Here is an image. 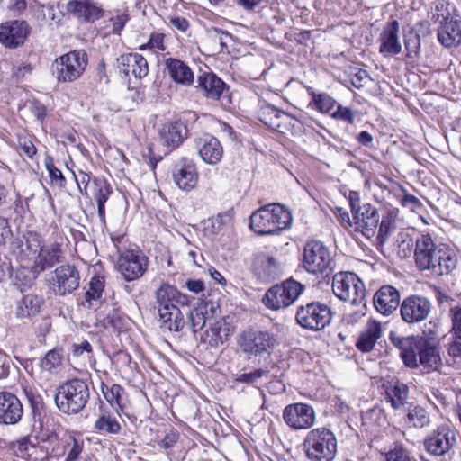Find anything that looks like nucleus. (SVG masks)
I'll return each instance as SVG.
<instances>
[{
    "mask_svg": "<svg viewBox=\"0 0 461 461\" xmlns=\"http://www.w3.org/2000/svg\"><path fill=\"white\" fill-rule=\"evenodd\" d=\"M119 66L125 76H133L135 78H143L149 73L147 59L140 54L127 53L118 59Z\"/></svg>",
    "mask_w": 461,
    "mask_h": 461,
    "instance_id": "nucleus-27",
    "label": "nucleus"
},
{
    "mask_svg": "<svg viewBox=\"0 0 461 461\" xmlns=\"http://www.w3.org/2000/svg\"><path fill=\"white\" fill-rule=\"evenodd\" d=\"M149 258L140 250H126L122 253L116 263L118 272L127 282L140 278L147 271Z\"/></svg>",
    "mask_w": 461,
    "mask_h": 461,
    "instance_id": "nucleus-11",
    "label": "nucleus"
},
{
    "mask_svg": "<svg viewBox=\"0 0 461 461\" xmlns=\"http://www.w3.org/2000/svg\"><path fill=\"white\" fill-rule=\"evenodd\" d=\"M452 327L451 333L456 339H461V306H454L449 310Z\"/></svg>",
    "mask_w": 461,
    "mask_h": 461,
    "instance_id": "nucleus-53",
    "label": "nucleus"
},
{
    "mask_svg": "<svg viewBox=\"0 0 461 461\" xmlns=\"http://www.w3.org/2000/svg\"><path fill=\"white\" fill-rule=\"evenodd\" d=\"M292 221L289 210L280 203H269L251 214L250 228L259 235H271L290 228Z\"/></svg>",
    "mask_w": 461,
    "mask_h": 461,
    "instance_id": "nucleus-2",
    "label": "nucleus"
},
{
    "mask_svg": "<svg viewBox=\"0 0 461 461\" xmlns=\"http://www.w3.org/2000/svg\"><path fill=\"white\" fill-rule=\"evenodd\" d=\"M29 34V26L24 21H14L0 25V42L5 47L23 44Z\"/></svg>",
    "mask_w": 461,
    "mask_h": 461,
    "instance_id": "nucleus-24",
    "label": "nucleus"
},
{
    "mask_svg": "<svg viewBox=\"0 0 461 461\" xmlns=\"http://www.w3.org/2000/svg\"><path fill=\"white\" fill-rule=\"evenodd\" d=\"M405 422L410 428L424 429L431 424L429 411L421 405H411L408 409Z\"/></svg>",
    "mask_w": 461,
    "mask_h": 461,
    "instance_id": "nucleus-40",
    "label": "nucleus"
},
{
    "mask_svg": "<svg viewBox=\"0 0 461 461\" xmlns=\"http://www.w3.org/2000/svg\"><path fill=\"white\" fill-rule=\"evenodd\" d=\"M206 311L205 308L203 310V307H194V309L191 311L189 319L193 332L196 333L205 327L206 323L203 314L206 313Z\"/></svg>",
    "mask_w": 461,
    "mask_h": 461,
    "instance_id": "nucleus-51",
    "label": "nucleus"
},
{
    "mask_svg": "<svg viewBox=\"0 0 461 461\" xmlns=\"http://www.w3.org/2000/svg\"><path fill=\"white\" fill-rule=\"evenodd\" d=\"M188 130L182 120L163 124L159 131L160 141L169 150L176 149L187 138Z\"/></svg>",
    "mask_w": 461,
    "mask_h": 461,
    "instance_id": "nucleus-23",
    "label": "nucleus"
},
{
    "mask_svg": "<svg viewBox=\"0 0 461 461\" xmlns=\"http://www.w3.org/2000/svg\"><path fill=\"white\" fill-rule=\"evenodd\" d=\"M45 167L49 173L51 185L63 188L66 185V178L61 171L55 167L51 158H47L45 160Z\"/></svg>",
    "mask_w": 461,
    "mask_h": 461,
    "instance_id": "nucleus-49",
    "label": "nucleus"
},
{
    "mask_svg": "<svg viewBox=\"0 0 461 461\" xmlns=\"http://www.w3.org/2000/svg\"><path fill=\"white\" fill-rule=\"evenodd\" d=\"M408 392L409 389L405 384L396 381L386 388V398L393 409H400L407 402Z\"/></svg>",
    "mask_w": 461,
    "mask_h": 461,
    "instance_id": "nucleus-41",
    "label": "nucleus"
},
{
    "mask_svg": "<svg viewBox=\"0 0 461 461\" xmlns=\"http://www.w3.org/2000/svg\"><path fill=\"white\" fill-rule=\"evenodd\" d=\"M165 67L170 78L176 84L190 86L194 82V75L190 67L183 60L168 58L165 60Z\"/></svg>",
    "mask_w": 461,
    "mask_h": 461,
    "instance_id": "nucleus-29",
    "label": "nucleus"
},
{
    "mask_svg": "<svg viewBox=\"0 0 461 461\" xmlns=\"http://www.w3.org/2000/svg\"><path fill=\"white\" fill-rule=\"evenodd\" d=\"M311 95L312 101L310 104H312L317 111L322 113H330L336 104L335 99L326 93L317 94L315 92H311Z\"/></svg>",
    "mask_w": 461,
    "mask_h": 461,
    "instance_id": "nucleus-46",
    "label": "nucleus"
},
{
    "mask_svg": "<svg viewBox=\"0 0 461 461\" xmlns=\"http://www.w3.org/2000/svg\"><path fill=\"white\" fill-rule=\"evenodd\" d=\"M417 42H420L417 34H410L405 38L404 43L408 58H414L417 56Z\"/></svg>",
    "mask_w": 461,
    "mask_h": 461,
    "instance_id": "nucleus-61",
    "label": "nucleus"
},
{
    "mask_svg": "<svg viewBox=\"0 0 461 461\" xmlns=\"http://www.w3.org/2000/svg\"><path fill=\"white\" fill-rule=\"evenodd\" d=\"M431 312L430 301L421 295L406 297L400 305L402 321L408 324L420 323L425 321Z\"/></svg>",
    "mask_w": 461,
    "mask_h": 461,
    "instance_id": "nucleus-14",
    "label": "nucleus"
},
{
    "mask_svg": "<svg viewBox=\"0 0 461 461\" xmlns=\"http://www.w3.org/2000/svg\"><path fill=\"white\" fill-rule=\"evenodd\" d=\"M89 396L87 384L81 379L74 378L59 387L55 402L64 413H77L86 406Z\"/></svg>",
    "mask_w": 461,
    "mask_h": 461,
    "instance_id": "nucleus-4",
    "label": "nucleus"
},
{
    "mask_svg": "<svg viewBox=\"0 0 461 461\" xmlns=\"http://www.w3.org/2000/svg\"><path fill=\"white\" fill-rule=\"evenodd\" d=\"M93 351L92 346L86 340L81 342L80 344L73 345V355L76 357H81L84 353L90 355Z\"/></svg>",
    "mask_w": 461,
    "mask_h": 461,
    "instance_id": "nucleus-64",
    "label": "nucleus"
},
{
    "mask_svg": "<svg viewBox=\"0 0 461 461\" xmlns=\"http://www.w3.org/2000/svg\"><path fill=\"white\" fill-rule=\"evenodd\" d=\"M456 252L451 248L440 245L436 262L432 264L429 270L437 275H448L456 268Z\"/></svg>",
    "mask_w": 461,
    "mask_h": 461,
    "instance_id": "nucleus-33",
    "label": "nucleus"
},
{
    "mask_svg": "<svg viewBox=\"0 0 461 461\" xmlns=\"http://www.w3.org/2000/svg\"><path fill=\"white\" fill-rule=\"evenodd\" d=\"M352 215L353 221L350 222V226H353L356 231L362 233L367 239L375 236L380 217L377 209L374 205L364 203Z\"/></svg>",
    "mask_w": 461,
    "mask_h": 461,
    "instance_id": "nucleus-15",
    "label": "nucleus"
},
{
    "mask_svg": "<svg viewBox=\"0 0 461 461\" xmlns=\"http://www.w3.org/2000/svg\"><path fill=\"white\" fill-rule=\"evenodd\" d=\"M378 226L379 230L377 237L378 239L383 240H385L391 233L392 230L393 229V222L391 217L386 216L382 218L381 222L378 224Z\"/></svg>",
    "mask_w": 461,
    "mask_h": 461,
    "instance_id": "nucleus-59",
    "label": "nucleus"
},
{
    "mask_svg": "<svg viewBox=\"0 0 461 461\" xmlns=\"http://www.w3.org/2000/svg\"><path fill=\"white\" fill-rule=\"evenodd\" d=\"M295 319L303 329L321 330L330 323L331 311L325 303L312 302L297 309Z\"/></svg>",
    "mask_w": 461,
    "mask_h": 461,
    "instance_id": "nucleus-9",
    "label": "nucleus"
},
{
    "mask_svg": "<svg viewBox=\"0 0 461 461\" xmlns=\"http://www.w3.org/2000/svg\"><path fill=\"white\" fill-rule=\"evenodd\" d=\"M23 414V404L16 395L0 392V424L14 425Z\"/></svg>",
    "mask_w": 461,
    "mask_h": 461,
    "instance_id": "nucleus-21",
    "label": "nucleus"
},
{
    "mask_svg": "<svg viewBox=\"0 0 461 461\" xmlns=\"http://www.w3.org/2000/svg\"><path fill=\"white\" fill-rule=\"evenodd\" d=\"M95 429L104 434H117L121 430V425L114 417L103 413L95 420Z\"/></svg>",
    "mask_w": 461,
    "mask_h": 461,
    "instance_id": "nucleus-44",
    "label": "nucleus"
},
{
    "mask_svg": "<svg viewBox=\"0 0 461 461\" xmlns=\"http://www.w3.org/2000/svg\"><path fill=\"white\" fill-rule=\"evenodd\" d=\"M448 354L454 359V364L461 367V339H456L448 347Z\"/></svg>",
    "mask_w": 461,
    "mask_h": 461,
    "instance_id": "nucleus-62",
    "label": "nucleus"
},
{
    "mask_svg": "<svg viewBox=\"0 0 461 461\" xmlns=\"http://www.w3.org/2000/svg\"><path fill=\"white\" fill-rule=\"evenodd\" d=\"M72 173L78 186L79 192L84 195H87V186L91 180L90 175L82 169H78L77 172L72 171Z\"/></svg>",
    "mask_w": 461,
    "mask_h": 461,
    "instance_id": "nucleus-55",
    "label": "nucleus"
},
{
    "mask_svg": "<svg viewBox=\"0 0 461 461\" xmlns=\"http://www.w3.org/2000/svg\"><path fill=\"white\" fill-rule=\"evenodd\" d=\"M304 290L300 282L289 278L270 287L263 297V303L270 310H280L292 305Z\"/></svg>",
    "mask_w": 461,
    "mask_h": 461,
    "instance_id": "nucleus-7",
    "label": "nucleus"
},
{
    "mask_svg": "<svg viewBox=\"0 0 461 461\" xmlns=\"http://www.w3.org/2000/svg\"><path fill=\"white\" fill-rule=\"evenodd\" d=\"M254 272L262 282H269L280 276L282 267L274 257L261 255L254 262Z\"/></svg>",
    "mask_w": 461,
    "mask_h": 461,
    "instance_id": "nucleus-30",
    "label": "nucleus"
},
{
    "mask_svg": "<svg viewBox=\"0 0 461 461\" xmlns=\"http://www.w3.org/2000/svg\"><path fill=\"white\" fill-rule=\"evenodd\" d=\"M438 38L446 48L457 47L461 44V23L454 20L447 21L438 29Z\"/></svg>",
    "mask_w": 461,
    "mask_h": 461,
    "instance_id": "nucleus-36",
    "label": "nucleus"
},
{
    "mask_svg": "<svg viewBox=\"0 0 461 461\" xmlns=\"http://www.w3.org/2000/svg\"><path fill=\"white\" fill-rule=\"evenodd\" d=\"M53 274L52 286L58 295L71 294L79 286L80 275L74 265H61L54 270Z\"/></svg>",
    "mask_w": 461,
    "mask_h": 461,
    "instance_id": "nucleus-17",
    "label": "nucleus"
},
{
    "mask_svg": "<svg viewBox=\"0 0 461 461\" xmlns=\"http://www.w3.org/2000/svg\"><path fill=\"white\" fill-rule=\"evenodd\" d=\"M439 250L429 234H421L416 240L414 258L417 267L421 270H429Z\"/></svg>",
    "mask_w": 461,
    "mask_h": 461,
    "instance_id": "nucleus-19",
    "label": "nucleus"
},
{
    "mask_svg": "<svg viewBox=\"0 0 461 461\" xmlns=\"http://www.w3.org/2000/svg\"><path fill=\"white\" fill-rule=\"evenodd\" d=\"M195 148L202 160L208 165L218 164L223 155V149L219 140L210 134L197 138Z\"/></svg>",
    "mask_w": 461,
    "mask_h": 461,
    "instance_id": "nucleus-22",
    "label": "nucleus"
},
{
    "mask_svg": "<svg viewBox=\"0 0 461 461\" xmlns=\"http://www.w3.org/2000/svg\"><path fill=\"white\" fill-rule=\"evenodd\" d=\"M19 242L21 260H32L34 262L44 246L41 235L33 231L25 233Z\"/></svg>",
    "mask_w": 461,
    "mask_h": 461,
    "instance_id": "nucleus-34",
    "label": "nucleus"
},
{
    "mask_svg": "<svg viewBox=\"0 0 461 461\" xmlns=\"http://www.w3.org/2000/svg\"><path fill=\"white\" fill-rule=\"evenodd\" d=\"M156 303L158 309L170 307V305H186L189 303L188 297L180 293L175 286L163 283L156 291Z\"/></svg>",
    "mask_w": 461,
    "mask_h": 461,
    "instance_id": "nucleus-32",
    "label": "nucleus"
},
{
    "mask_svg": "<svg viewBox=\"0 0 461 461\" xmlns=\"http://www.w3.org/2000/svg\"><path fill=\"white\" fill-rule=\"evenodd\" d=\"M195 307H203V310H204V308L207 310L206 313L203 314L206 324H210L213 321L220 313L219 304L212 301L201 302Z\"/></svg>",
    "mask_w": 461,
    "mask_h": 461,
    "instance_id": "nucleus-52",
    "label": "nucleus"
},
{
    "mask_svg": "<svg viewBox=\"0 0 461 461\" xmlns=\"http://www.w3.org/2000/svg\"><path fill=\"white\" fill-rule=\"evenodd\" d=\"M238 344L243 353L258 357L272 350L276 345V338L265 328L251 327L240 333Z\"/></svg>",
    "mask_w": 461,
    "mask_h": 461,
    "instance_id": "nucleus-6",
    "label": "nucleus"
},
{
    "mask_svg": "<svg viewBox=\"0 0 461 461\" xmlns=\"http://www.w3.org/2000/svg\"><path fill=\"white\" fill-rule=\"evenodd\" d=\"M87 63L88 57L85 50H71L54 60L53 74L59 83H71L83 75Z\"/></svg>",
    "mask_w": 461,
    "mask_h": 461,
    "instance_id": "nucleus-5",
    "label": "nucleus"
},
{
    "mask_svg": "<svg viewBox=\"0 0 461 461\" xmlns=\"http://www.w3.org/2000/svg\"><path fill=\"white\" fill-rule=\"evenodd\" d=\"M67 11L86 22H94L102 15V9L91 0H69Z\"/></svg>",
    "mask_w": 461,
    "mask_h": 461,
    "instance_id": "nucleus-31",
    "label": "nucleus"
},
{
    "mask_svg": "<svg viewBox=\"0 0 461 461\" xmlns=\"http://www.w3.org/2000/svg\"><path fill=\"white\" fill-rule=\"evenodd\" d=\"M332 263L329 249L321 241L310 240L303 249V266L304 269L313 275L326 273Z\"/></svg>",
    "mask_w": 461,
    "mask_h": 461,
    "instance_id": "nucleus-10",
    "label": "nucleus"
},
{
    "mask_svg": "<svg viewBox=\"0 0 461 461\" xmlns=\"http://www.w3.org/2000/svg\"><path fill=\"white\" fill-rule=\"evenodd\" d=\"M42 303L41 297L32 294H25L16 303L15 315L19 319L32 318L40 312Z\"/></svg>",
    "mask_w": 461,
    "mask_h": 461,
    "instance_id": "nucleus-37",
    "label": "nucleus"
},
{
    "mask_svg": "<svg viewBox=\"0 0 461 461\" xmlns=\"http://www.w3.org/2000/svg\"><path fill=\"white\" fill-rule=\"evenodd\" d=\"M65 259V252L62 245L58 242H53L50 245L42 247L41 253L34 261V271L32 277L29 279L26 285L30 286L36 279V272H43L49 268L53 267L55 265L63 262Z\"/></svg>",
    "mask_w": 461,
    "mask_h": 461,
    "instance_id": "nucleus-18",
    "label": "nucleus"
},
{
    "mask_svg": "<svg viewBox=\"0 0 461 461\" xmlns=\"http://www.w3.org/2000/svg\"><path fill=\"white\" fill-rule=\"evenodd\" d=\"M382 334L381 323L375 320L369 319L359 332L356 343L357 348L365 353L372 351L377 340L382 337Z\"/></svg>",
    "mask_w": 461,
    "mask_h": 461,
    "instance_id": "nucleus-28",
    "label": "nucleus"
},
{
    "mask_svg": "<svg viewBox=\"0 0 461 461\" xmlns=\"http://www.w3.org/2000/svg\"><path fill=\"white\" fill-rule=\"evenodd\" d=\"M198 87H200L206 97L217 100L221 97L225 84L212 73H204L198 77Z\"/></svg>",
    "mask_w": 461,
    "mask_h": 461,
    "instance_id": "nucleus-38",
    "label": "nucleus"
},
{
    "mask_svg": "<svg viewBox=\"0 0 461 461\" xmlns=\"http://www.w3.org/2000/svg\"><path fill=\"white\" fill-rule=\"evenodd\" d=\"M386 461H411L408 451L402 446H395L386 453Z\"/></svg>",
    "mask_w": 461,
    "mask_h": 461,
    "instance_id": "nucleus-56",
    "label": "nucleus"
},
{
    "mask_svg": "<svg viewBox=\"0 0 461 461\" xmlns=\"http://www.w3.org/2000/svg\"><path fill=\"white\" fill-rule=\"evenodd\" d=\"M209 330H206L205 335L210 345L217 346L222 344L226 339L227 334L222 330L223 321L218 316L213 321L208 324Z\"/></svg>",
    "mask_w": 461,
    "mask_h": 461,
    "instance_id": "nucleus-43",
    "label": "nucleus"
},
{
    "mask_svg": "<svg viewBox=\"0 0 461 461\" xmlns=\"http://www.w3.org/2000/svg\"><path fill=\"white\" fill-rule=\"evenodd\" d=\"M128 20L129 17L128 14H121L113 16L110 19V23H112V32L115 34H120L121 31L124 28Z\"/></svg>",
    "mask_w": 461,
    "mask_h": 461,
    "instance_id": "nucleus-60",
    "label": "nucleus"
},
{
    "mask_svg": "<svg viewBox=\"0 0 461 461\" xmlns=\"http://www.w3.org/2000/svg\"><path fill=\"white\" fill-rule=\"evenodd\" d=\"M267 374V372L266 370L257 369L250 373H244V374H240V375H237L235 377V381L240 382V383L249 384H254L258 382V380L259 378H261L262 376H264Z\"/></svg>",
    "mask_w": 461,
    "mask_h": 461,
    "instance_id": "nucleus-54",
    "label": "nucleus"
},
{
    "mask_svg": "<svg viewBox=\"0 0 461 461\" xmlns=\"http://www.w3.org/2000/svg\"><path fill=\"white\" fill-rule=\"evenodd\" d=\"M282 415L285 423L294 430L309 429L316 421L314 409L303 402L288 404L284 408Z\"/></svg>",
    "mask_w": 461,
    "mask_h": 461,
    "instance_id": "nucleus-12",
    "label": "nucleus"
},
{
    "mask_svg": "<svg viewBox=\"0 0 461 461\" xmlns=\"http://www.w3.org/2000/svg\"><path fill=\"white\" fill-rule=\"evenodd\" d=\"M104 288V279L103 276H95L91 278L89 288L86 293V300L88 303L101 298Z\"/></svg>",
    "mask_w": 461,
    "mask_h": 461,
    "instance_id": "nucleus-48",
    "label": "nucleus"
},
{
    "mask_svg": "<svg viewBox=\"0 0 461 461\" xmlns=\"http://www.w3.org/2000/svg\"><path fill=\"white\" fill-rule=\"evenodd\" d=\"M391 342L400 350L405 366L416 368L422 366L427 372L436 370L440 364V357L436 347L430 345L421 336L402 337L390 333Z\"/></svg>",
    "mask_w": 461,
    "mask_h": 461,
    "instance_id": "nucleus-1",
    "label": "nucleus"
},
{
    "mask_svg": "<svg viewBox=\"0 0 461 461\" xmlns=\"http://www.w3.org/2000/svg\"><path fill=\"white\" fill-rule=\"evenodd\" d=\"M169 23L171 26L182 32H185L190 27L188 20L182 16L172 17Z\"/></svg>",
    "mask_w": 461,
    "mask_h": 461,
    "instance_id": "nucleus-63",
    "label": "nucleus"
},
{
    "mask_svg": "<svg viewBox=\"0 0 461 461\" xmlns=\"http://www.w3.org/2000/svg\"><path fill=\"white\" fill-rule=\"evenodd\" d=\"M30 438L23 437L20 439L11 443V447L17 456H24L27 455L30 446Z\"/></svg>",
    "mask_w": 461,
    "mask_h": 461,
    "instance_id": "nucleus-58",
    "label": "nucleus"
},
{
    "mask_svg": "<svg viewBox=\"0 0 461 461\" xmlns=\"http://www.w3.org/2000/svg\"><path fill=\"white\" fill-rule=\"evenodd\" d=\"M302 446L310 461H333L338 451V439L332 430L319 427L308 431Z\"/></svg>",
    "mask_w": 461,
    "mask_h": 461,
    "instance_id": "nucleus-3",
    "label": "nucleus"
},
{
    "mask_svg": "<svg viewBox=\"0 0 461 461\" xmlns=\"http://www.w3.org/2000/svg\"><path fill=\"white\" fill-rule=\"evenodd\" d=\"M166 35L161 32H154L150 34L149 41L140 46V50H149L154 53H159L166 50Z\"/></svg>",
    "mask_w": 461,
    "mask_h": 461,
    "instance_id": "nucleus-47",
    "label": "nucleus"
},
{
    "mask_svg": "<svg viewBox=\"0 0 461 461\" xmlns=\"http://www.w3.org/2000/svg\"><path fill=\"white\" fill-rule=\"evenodd\" d=\"M66 447L69 449L64 461H77L83 451L84 441L75 437H69Z\"/></svg>",
    "mask_w": 461,
    "mask_h": 461,
    "instance_id": "nucleus-50",
    "label": "nucleus"
},
{
    "mask_svg": "<svg viewBox=\"0 0 461 461\" xmlns=\"http://www.w3.org/2000/svg\"><path fill=\"white\" fill-rule=\"evenodd\" d=\"M173 179L175 184L181 190H193L198 181V173L195 164L186 158H181L174 166Z\"/></svg>",
    "mask_w": 461,
    "mask_h": 461,
    "instance_id": "nucleus-20",
    "label": "nucleus"
},
{
    "mask_svg": "<svg viewBox=\"0 0 461 461\" xmlns=\"http://www.w3.org/2000/svg\"><path fill=\"white\" fill-rule=\"evenodd\" d=\"M373 302L378 312L390 315L400 304V292L392 285H383L375 294Z\"/></svg>",
    "mask_w": 461,
    "mask_h": 461,
    "instance_id": "nucleus-25",
    "label": "nucleus"
},
{
    "mask_svg": "<svg viewBox=\"0 0 461 461\" xmlns=\"http://www.w3.org/2000/svg\"><path fill=\"white\" fill-rule=\"evenodd\" d=\"M259 119L267 127L281 133L300 129L301 122L298 119L268 104L260 107Z\"/></svg>",
    "mask_w": 461,
    "mask_h": 461,
    "instance_id": "nucleus-13",
    "label": "nucleus"
},
{
    "mask_svg": "<svg viewBox=\"0 0 461 461\" xmlns=\"http://www.w3.org/2000/svg\"><path fill=\"white\" fill-rule=\"evenodd\" d=\"M379 51L384 57L394 56L402 51L399 41V23L393 20L386 24L379 37Z\"/></svg>",
    "mask_w": 461,
    "mask_h": 461,
    "instance_id": "nucleus-26",
    "label": "nucleus"
},
{
    "mask_svg": "<svg viewBox=\"0 0 461 461\" xmlns=\"http://www.w3.org/2000/svg\"><path fill=\"white\" fill-rule=\"evenodd\" d=\"M160 328L169 331H179L185 325L184 316L176 305L158 308Z\"/></svg>",
    "mask_w": 461,
    "mask_h": 461,
    "instance_id": "nucleus-35",
    "label": "nucleus"
},
{
    "mask_svg": "<svg viewBox=\"0 0 461 461\" xmlns=\"http://www.w3.org/2000/svg\"><path fill=\"white\" fill-rule=\"evenodd\" d=\"M94 192L93 197L97 204L98 216L101 221L105 218L104 204L111 195L113 189L111 185L104 178H95L93 181Z\"/></svg>",
    "mask_w": 461,
    "mask_h": 461,
    "instance_id": "nucleus-39",
    "label": "nucleus"
},
{
    "mask_svg": "<svg viewBox=\"0 0 461 461\" xmlns=\"http://www.w3.org/2000/svg\"><path fill=\"white\" fill-rule=\"evenodd\" d=\"M456 443V432L447 425H442L434 430L424 441L429 453L443 456Z\"/></svg>",
    "mask_w": 461,
    "mask_h": 461,
    "instance_id": "nucleus-16",
    "label": "nucleus"
},
{
    "mask_svg": "<svg viewBox=\"0 0 461 461\" xmlns=\"http://www.w3.org/2000/svg\"><path fill=\"white\" fill-rule=\"evenodd\" d=\"M332 118L341 120L349 123L354 122V113L348 107L339 104L337 110L331 114Z\"/></svg>",
    "mask_w": 461,
    "mask_h": 461,
    "instance_id": "nucleus-57",
    "label": "nucleus"
},
{
    "mask_svg": "<svg viewBox=\"0 0 461 461\" xmlns=\"http://www.w3.org/2000/svg\"><path fill=\"white\" fill-rule=\"evenodd\" d=\"M102 393L110 405L119 413L122 410V400L124 389L117 384L108 386L102 384Z\"/></svg>",
    "mask_w": 461,
    "mask_h": 461,
    "instance_id": "nucleus-42",
    "label": "nucleus"
},
{
    "mask_svg": "<svg viewBox=\"0 0 461 461\" xmlns=\"http://www.w3.org/2000/svg\"><path fill=\"white\" fill-rule=\"evenodd\" d=\"M62 364L61 349L54 348L46 353L41 360V368L50 373H56Z\"/></svg>",
    "mask_w": 461,
    "mask_h": 461,
    "instance_id": "nucleus-45",
    "label": "nucleus"
},
{
    "mask_svg": "<svg viewBox=\"0 0 461 461\" xmlns=\"http://www.w3.org/2000/svg\"><path fill=\"white\" fill-rule=\"evenodd\" d=\"M332 291L340 300L359 304L366 295L362 280L352 272H339L332 279Z\"/></svg>",
    "mask_w": 461,
    "mask_h": 461,
    "instance_id": "nucleus-8",
    "label": "nucleus"
}]
</instances>
